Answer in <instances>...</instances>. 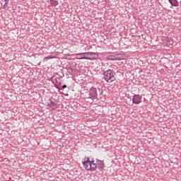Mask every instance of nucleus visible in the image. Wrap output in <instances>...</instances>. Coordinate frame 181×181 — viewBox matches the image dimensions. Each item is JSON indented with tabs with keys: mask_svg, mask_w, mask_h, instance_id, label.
I'll return each instance as SVG.
<instances>
[{
	"mask_svg": "<svg viewBox=\"0 0 181 181\" xmlns=\"http://www.w3.org/2000/svg\"><path fill=\"white\" fill-rule=\"evenodd\" d=\"M88 60H95L98 59V54L97 52H86Z\"/></svg>",
	"mask_w": 181,
	"mask_h": 181,
	"instance_id": "obj_7",
	"label": "nucleus"
},
{
	"mask_svg": "<svg viewBox=\"0 0 181 181\" xmlns=\"http://www.w3.org/2000/svg\"><path fill=\"white\" fill-rule=\"evenodd\" d=\"M53 5H57V4H53Z\"/></svg>",
	"mask_w": 181,
	"mask_h": 181,
	"instance_id": "obj_13",
	"label": "nucleus"
},
{
	"mask_svg": "<svg viewBox=\"0 0 181 181\" xmlns=\"http://www.w3.org/2000/svg\"><path fill=\"white\" fill-rule=\"evenodd\" d=\"M133 104H141L142 103V96L139 94H134L132 98Z\"/></svg>",
	"mask_w": 181,
	"mask_h": 181,
	"instance_id": "obj_6",
	"label": "nucleus"
},
{
	"mask_svg": "<svg viewBox=\"0 0 181 181\" xmlns=\"http://www.w3.org/2000/svg\"><path fill=\"white\" fill-rule=\"evenodd\" d=\"M97 168L99 169V170H103L104 168H105V165L104 164V161L101 160H97Z\"/></svg>",
	"mask_w": 181,
	"mask_h": 181,
	"instance_id": "obj_9",
	"label": "nucleus"
},
{
	"mask_svg": "<svg viewBox=\"0 0 181 181\" xmlns=\"http://www.w3.org/2000/svg\"><path fill=\"white\" fill-rule=\"evenodd\" d=\"M83 165L86 170H97V163H94V160H90V158H87L86 161H83Z\"/></svg>",
	"mask_w": 181,
	"mask_h": 181,
	"instance_id": "obj_2",
	"label": "nucleus"
},
{
	"mask_svg": "<svg viewBox=\"0 0 181 181\" xmlns=\"http://www.w3.org/2000/svg\"><path fill=\"white\" fill-rule=\"evenodd\" d=\"M64 88H67V86L64 85V86H62V88L61 90H63V89H64Z\"/></svg>",
	"mask_w": 181,
	"mask_h": 181,
	"instance_id": "obj_12",
	"label": "nucleus"
},
{
	"mask_svg": "<svg viewBox=\"0 0 181 181\" xmlns=\"http://www.w3.org/2000/svg\"><path fill=\"white\" fill-rule=\"evenodd\" d=\"M52 59H56V56H54V55H49L48 57H45L43 59V62H47V60H50Z\"/></svg>",
	"mask_w": 181,
	"mask_h": 181,
	"instance_id": "obj_11",
	"label": "nucleus"
},
{
	"mask_svg": "<svg viewBox=\"0 0 181 181\" xmlns=\"http://www.w3.org/2000/svg\"><path fill=\"white\" fill-rule=\"evenodd\" d=\"M107 59L112 60V62H115V61L125 60V58L124 57V54H116L114 55L107 56Z\"/></svg>",
	"mask_w": 181,
	"mask_h": 181,
	"instance_id": "obj_3",
	"label": "nucleus"
},
{
	"mask_svg": "<svg viewBox=\"0 0 181 181\" xmlns=\"http://www.w3.org/2000/svg\"><path fill=\"white\" fill-rule=\"evenodd\" d=\"M5 1H6V0H4Z\"/></svg>",
	"mask_w": 181,
	"mask_h": 181,
	"instance_id": "obj_14",
	"label": "nucleus"
},
{
	"mask_svg": "<svg viewBox=\"0 0 181 181\" xmlns=\"http://www.w3.org/2000/svg\"><path fill=\"white\" fill-rule=\"evenodd\" d=\"M103 78L106 83H113V81H115V71L112 69L104 71Z\"/></svg>",
	"mask_w": 181,
	"mask_h": 181,
	"instance_id": "obj_1",
	"label": "nucleus"
},
{
	"mask_svg": "<svg viewBox=\"0 0 181 181\" xmlns=\"http://www.w3.org/2000/svg\"><path fill=\"white\" fill-rule=\"evenodd\" d=\"M89 95L90 98L95 100L97 97H98V94L97 93V88L95 87H91L89 90Z\"/></svg>",
	"mask_w": 181,
	"mask_h": 181,
	"instance_id": "obj_5",
	"label": "nucleus"
},
{
	"mask_svg": "<svg viewBox=\"0 0 181 181\" xmlns=\"http://www.w3.org/2000/svg\"><path fill=\"white\" fill-rule=\"evenodd\" d=\"M169 2L172 6H179V1L177 0H169Z\"/></svg>",
	"mask_w": 181,
	"mask_h": 181,
	"instance_id": "obj_10",
	"label": "nucleus"
},
{
	"mask_svg": "<svg viewBox=\"0 0 181 181\" xmlns=\"http://www.w3.org/2000/svg\"><path fill=\"white\" fill-rule=\"evenodd\" d=\"M87 52H81V53H78L76 54V59L77 60H83L86 59L88 60V57H87Z\"/></svg>",
	"mask_w": 181,
	"mask_h": 181,
	"instance_id": "obj_8",
	"label": "nucleus"
},
{
	"mask_svg": "<svg viewBox=\"0 0 181 181\" xmlns=\"http://www.w3.org/2000/svg\"><path fill=\"white\" fill-rule=\"evenodd\" d=\"M47 105V109L49 110V111H53V110H56V108H57V101L54 99H51Z\"/></svg>",
	"mask_w": 181,
	"mask_h": 181,
	"instance_id": "obj_4",
	"label": "nucleus"
}]
</instances>
